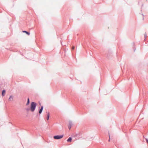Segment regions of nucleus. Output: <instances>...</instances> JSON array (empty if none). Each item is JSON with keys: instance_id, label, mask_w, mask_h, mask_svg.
Returning a JSON list of instances; mask_svg holds the SVG:
<instances>
[{"instance_id": "9b49d317", "label": "nucleus", "mask_w": 148, "mask_h": 148, "mask_svg": "<svg viewBox=\"0 0 148 148\" xmlns=\"http://www.w3.org/2000/svg\"><path fill=\"white\" fill-rule=\"evenodd\" d=\"M13 96H12V95H10V97L9 98V100H10L11 99H13Z\"/></svg>"}, {"instance_id": "412c9836", "label": "nucleus", "mask_w": 148, "mask_h": 148, "mask_svg": "<svg viewBox=\"0 0 148 148\" xmlns=\"http://www.w3.org/2000/svg\"><path fill=\"white\" fill-rule=\"evenodd\" d=\"M133 46H134V42L133 43Z\"/></svg>"}, {"instance_id": "4be33fe9", "label": "nucleus", "mask_w": 148, "mask_h": 148, "mask_svg": "<svg viewBox=\"0 0 148 148\" xmlns=\"http://www.w3.org/2000/svg\"><path fill=\"white\" fill-rule=\"evenodd\" d=\"M143 4H142V6H143Z\"/></svg>"}, {"instance_id": "aec40b11", "label": "nucleus", "mask_w": 148, "mask_h": 148, "mask_svg": "<svg viewBox=\"0 0 148 148\" xmlns=\"http://www.w3.org/2000/svg\"><path fill=\"white\" fill-rule=\"evenodd\" d=\"M141 15L143 16H144V14H141Z\"/></svg>"}, {"instance_id": "39448f33", "label": "nucleus", "mask_w": 148, "mask_h": 148, "mask_svg": "<svg viewBox=\"0 0 148 148\" xmlns=\"http://www.w3.org/2000/svg\"><path fill=\"white\" fill-rule=\"evenodd\" d=\"M6 93V90L5 89H3L2 91V97L4 96Z\"/></svg>"}, {"instance_id": "0eeeda50", "label": "nucleus", "mask_w": 148, "mask_h": 148, "mask_svg": "<svg viewBox=\"0 0 148 148\" xmlns=\"http://www.w3.org/2000/svg\"><path fill=\"white\" fill-rule=\"evenodd\" d=\"M72 136L71 137H69L67 140V142H71L72 140Z\"/></svg>"}, {"instance_id": "393cba45", "label": "nucleus", "mask_w": 148, "mask_h": 148, "mask_svg": "<svg viewBox=\"0 0 148 148\" xmlns=\"http://www.w3.org/2000/svg\"><path fill=\"white\" fill-rule=\"evenodd\" d=\"M144 19V18H143V20Z\"/></svg>"}, {"instance_id": "b1692460", "label": "nucleus", "mask_w": 148, "mask_h": 148, "mask_svg": "<svg viewBox=\"0 0 148 148\" xmlns=\"http://www.w3.org/2000/svg\"><path fill=\"white\" fill-rule=\"evenodd\" d=\"M138 5H139V4H140V3H139V2H138Z\"/></svg>"}, {"instance_id": "423d86ee", "label": "nucleus", "mask_w": 148, "mask_h": 148, "mask_svg": "<svg viewBox=\"0 0 148 148\" xmlns=\"http://www.w3.org/2000/svg\"><path fill=\"white\" fill-rule=\"evenodd\" d=\"M22 32L26 33L28 36H29L30 34V32H27L26 30L23 31Z\"/></svg>"}, {"instance_id": "2eb2a0df", "label": "nucleus", "mask_w": 148, "mask_h": 148, "mask_svg": "<svg viewBox=\"0 0 148 148\" xmlns=\"http://www.w3.org/2000/svg\"><path fill=\"white\" fill-rule=\"evenodd\" d=\"M144 37H145V39H146V37H147V34H146V33H145L144 34Z\"/></svg>"}, {"instance_id": "6ab92c4d", "label": "nucleus", "mask_w": 148, "mask_h": 148, "mask_svg": "<svg viewBox=\"0 0 148 148\" xmlns=\"http://www.w3.org/2000/svg\"><path fill=\"white\" fill-rule=\"evenodd\" d=\"M61 43L62 45H63L62 44V40H61Z\"/></svg>"}, {"instance_id": "a878e982", "label": "nucleus", "mask_w": 148, "mask_h": 148, "mask_svg": "<svg viewBox=\"0 0 148 148\" xmlns=\"http://www.w3.org/2000/svg\"><path fill=\"white\" fill-rule=\"evenodd\" d=\"M0 12H1L0 11Z\"/></svg>"}, {"instance_id": "f257e3e1", "label": "nucleus", "mask_w": 148, "mask_h": 148, "mask_svg": "<svg viewBox=\"0 0 148 148\" xmlns=\"http://www.w3.org/2000/svg\"><path fill=\"white\" fill-rule=\"evenodd\" d=\"M37 106V103H36L34 101L31 102L30 108L31 111L32 112H33L35 111Z\"/></svg>"}, {"instance_id": "7ed1b4c3", "label": "nucleus", "mask_w": 148, "mask_h": 148, "mask_svg": "<svg viewBox=\"0 0 148 148\" xmlns=\"http://www.w3.org/2000/svg\"><path fill=\"white\" fill-rule=\"evenodd\" d=\"M39 104L40 107L39 108L38 112L40 114H41L42 112L43 109V106H41V103H39Z\"/></svg>"}, {"instance_id": "6e6552de", "label": "nucleus", "mask_w": 148, "mask_h": 148, "mask_svg": "<svg viewBox=\"0 0 148 148\" xmlns=\"http://www.w3.org/2000/svg\"><path fill=\"white\" fill-rule=\"evenodd\" d=\"M30 103V101L29 99V98H28L27 99V103H26V106L28 105Z\"/></svg>"}, {"instance_id": "9d476101", "label": "nucleus", "mask_w": 148, "mask_h": 148, "mask_svg": "<svg viewBox=\"0 0 148 148\" xmlns=\"http://www.w3.org/2000/svg\"><path fill=\"white\" fill-rule=\"evenodd\" d=\"M78 134H73L71 135V136L72 137H76L77 136Z\"/></svg>"}, {"instance_id": "20e7f679", "label": "nucleus", "mask_w": 148, "mask_h": 148, "mask_svg": "<svg viewBox=\"0 0 148 148\" xmlns=\"http://www.w3.org/2000/svg\"><path fill=\"white\" fill-rule=\"evenodd\" d=\"M72 125L73 124L72 123V121H69V125H68V128L69 130L71 129Z\"/></svg>"}, {"instance_id": "ddd939ff", "label": "nucleus", "mask_w": 148, "mask_h": 148, "mask_svg": "<svg viewBox=\"0 0 148 148\" xmlns=\"http://www.w3.org/2000/svg\"><path fill=\"white\" fill-rule=\"evenodd\" d=\"M26 110L27 111H29V110H31V109H30V108H26Z\"/></svg>"}, {"instance_id": "f03ea898", "label": "nucleus", "mask_w": 148, "mask_h": 148, "mask_svg": "<svg viewBox=\"0 0 148 148\" xmlns=\"http://www.w3.org/2000/svg\"><path fill=\"white\" fill-rule=\"evenodd\" d=\"M64 134H62L60 135H56L53 136V138L56 140H58L62 138L64 136Z\"/></svg>"}, {"instance_id": "dca6fc26", "label": "nucleus", "mask_w": 148, "mask_h": 148, "mask_svg": "<svg viewBox=\"0 0 148 148\" xmlns=\"http://www.w3.org/2000/svg\"><path fill=\"white\" fill-rule=\"evenodd\" d=\"M74 49H75V47L74 46H73L71 47L72 50H74Z\"/></svg>"}, {"instance_id": "f3484780", "label": "nucleus", "mask_w": 148, "mask_h": 148, "mask_svg": "<svg viewBox=\"0 0 148 148\" xmlns=\"http://www.w3.org/2000/svg\"><path fill=\"white\" fill-rule=\"evenodd\" d=\"M133 49H134V51H135L136 50V47H134H134H133Z\"/></svg>"}, {"instance_id": "1a4fd4ad", "label": "nucleus", "mask_w": 148, "mask_h": 148, "mask_svg": "<svg viewBox=\"0 0 148 148\" xmlns=\"http://www.w3.org/2000/svg\"><path fill=\"white\" fill-rule=\"evenodd\" d=\"M49 117H50V114H49V113H48L47 114V121L49 120Z\"/></svg>"}, {"instance_id": "5701e85b", "label": "nucleus", "mask_w": 148, "mask_h": 148, "mask_svg": "<svg viewBox=\"0 0 148 148\" xmlns=\"http://www.w3.org/2000/svg\"><path fill=\"white\" fill-rule=\"evenodd\" d=\"M138 5H139V4H140V3H139V2H138Z\"/></svg>"}, {"instance_id": "a211bd4d", "label": "nucleus", "mask_w": 148, "mask_h": 148, "mask_svg": "<svg viewBox=\"0 0 148 148\" xmlns=\"http://www.w3.org/2000/svg\"><path fill=\"white\" fill-rule=\"evenodd\" d=\"M145 140H146V141L147 142V143L148 144V139L146 138Z\"/></svg>"}, {"instance_id": "f8f14e48", "label": "nucleus", "mask_w": 148, "mask_h": 148, "mask_svg": "<svg viewBox=\"0 0 148 148\" xmlns=\"http://www.w3.org/2000/svg\"><path fill=\"white\" fill-rule=\"evenodd\" d=\"M110 53H108L107 54V58H110Z\"/></svg>"}, {"instance_id": "4468645a", "label": "nucleus", "mask_w": 148, "mask_h": 148, "mask_svg": "<svg viewBox=\"0 0 148 148\" xmlns=\"http://www.w3.org/2000/svg\"><path fill=\"white\" fill-rule=\"evenodd\" d=\"M108 135H109V139H108V141L110 142V134H109V132H108Z\"/></svg>"}]
</instances>
